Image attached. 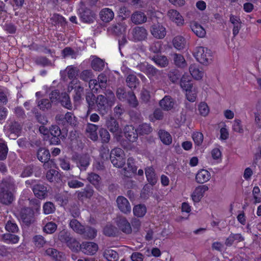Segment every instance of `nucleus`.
Listing matches in <instances>:
<instances>
[{
    "label": "nucleus",
    "instance_id": "nucleus-1",
    "mask_svg": "<svg viewBox=\"0 0 261 261\" xmlns=\"http://www.w3.org/2000/svg\"><path fill=\"white\" fill-rule=\"evenodd\" d=\"M16 186L11 177L3 178L0 182V203L10 205L15 199Z\"/></svg>",
    "mask_w": 261,
    "mask_h": 261
},
{
    "label": "nucleus",
    "instance_id": "nucleus-2",
    "mask_svg": "<svg viewBox=\"0 0 261 261\" xmlns=\"http://www.w3.org/2000/svg\"><path fill=\"white\" fill-rule=\"evenodd\" d=\"M115 100L116 97L113 92L108 90L106 91L105 95L102 94L97 95V103L94 110L100 115H105L110 111Z\"/></svg>",
    "mask_w": 261,
    "mask_h": 261
},
{
    "label": "nucleus",
    "instance_id": "nucleus-3",
    "mask_svg": "<svg viewBox=\"0 0 261 261\" xmlns=\"http://www.w3.org/2000/svg\"><path fill=\"white\" fill-rule=\"evenodd\" d=\"M116 96L121 101H127L131 107L136 108L139 105L135 93L132 90L126 91L124 88L119 87L116 90Z\"/></svg>",
    "mask_w": 261,
    "mask_h": 261
},
{
    "label": "nucleus",
    "instance_id": "nucleus-4",
    "mask_svg": "<svg viewBox=\"0 0 261 261\" xmlns=\"http://www.w3.org/2000/svg\"><path fill=\"white\" fill-rule=\"evenodd\" d=\"M55 120L59 125L65 127L70 125L75 127L78 124L77 118L72 112H67L65 115L58 114L56 115Z\"/></svg>",
    "mask_w": 261,
    "mask_h": 261
},
{
    "label": "nucleus",
    "instance_id": "nucleus-5",
    "mask_svg": "<svg viewBox=\"0 0 261 261\" xmlns=\"http://www.w3.org/2000/svg\"><path fill=\"white\" fill-rule=\"evenodd\" d=\"M193 55L197 61L203 65H206L212 61L211 50L203 46L196 47Z\"/></svg>",
    "mask_w": 261,
    "mask_h": 261
},
{
    "label": "nucleus",
    "instance_id": "nucleus-6",
    "mask_svg": "<svg viewBox=\"0 0 261 261\" xmlns=\"http://www.w3.org/2000/svg\"><path fill=\"white\" fill-rule=\"evenodd\" d=\"M148 32L144 27L136 26L129 32L128 38L135 42L145 40L147 38Z\"/></svg>",
    "mask_w": 261,
    "mask_h": 261
},
{
    "label": "nucleus",
    "instance_id": "nucleus-7",
    "mask_svg": "<svg viewBox=\"0 0 261 261\" xmlns=\"http://www.w3.org/2000/svg\"><path fill=\"white\" fill-rule=\"evenodd\" d=\"M20 220L26 226H29L34 223V212L30 207L22 208L19 214Z\"/></svg>",
    "mask_w": 261,
    "mask_h": 261
},
{
    "label": "nucleus",
    "instance_id": "nucleus-8",
    "mask_svg": "<svg viewBox=\"0 0 261 261\" xmlns=\"http://www.w3.org/2000/svg\"><path fill=\"white\" fill-rule=\"evenodd\" d=\"M150 32L153 37L158 39H163L166 35V29L161 23H153L150 27Z\"/></svg>",
    "mask_w": 261,
    "mask_h": 261
},
{
    "label": "nucleus",
    "instance_id": "nucleus-9",
    "mask_svg": "<svg viewBox=\"0 0 261 261\" xmlns=\"http://www.w3.org/2000/svg\"><path fill=\"white\" fill-rule=\"evenodd\" d=\"M74 160L81 171H85L89 166L91 161L90 155L87 153L76 155L74 157Z\"/></svg>",
    "mask_w": 261,
    "mask_h": 261
},
{
    "label": "nucleus",
    "instance_id": "nucleus-10",
    "mask_svg": "<svg viewBox=\"0 0 261 261\" xmlns=\"http://www.w3.org/2000/svg\"><path fill=\"white\" fill-rule=\"evenodd\" d=\"M22 125L17 121H12L8 125L9 137L12 139H16L21 133Z\"/></svg>",
    "mask_w": 261,
    "mask_h": 261
},
{
    "label": "nucleus",
    "instance_id": "nucleus-11",
    "mask_svg": "<svg viewBox=\"0 0 261 261\" xmlns=\"http://www.w3.org/2000/svg\"><path fill=\"white\" fill-rule=\"evenodd\" d=\"M117 205L119 210L125 214L131 212V205L128 200L124 196H119L116 199Z\"/></svg>",
    "mask_w": 261,
    "mask_h": 261
},
{
    "label": "nucleus",
    "instance_id": "nucleus-12",
    "mask_svg": "<svg viewBox=\"0 0 261 261\" xmlns=\"http://www.w3.org/2000/svg\"><path fill=\"white\" fill-rule=\"evenodd\" d=\"M116 224L119 229L126 234H130L132 231V227L126 218L123 216H118L116 220Z\"/></svg>",
    "mask_w": 261,
    "mask_h": 261
},
{
    "label": "nucleus",
    "instance_id": "nucleus-13",
    "mask_svg": "<svg viewBox=\"0 0 261 261\" xmlns=\"http://www.w3.org/2000/svg\"><path fill=\"white\" fill-rule=\"evenodd\" d=\"M125 137L129 142H135L138 138V133L137 129L132 125H126L123 129Z\"/></svg>",
    "mask_w": 261,
    "mask_h": 261
},
{
    "label": "nucleus",
    "instance_id": "nucleus-14",
    "mask_svg": "<svg viewBox=\"0 0 261 261\" xmlns=\"http://www.w3.org/2000/svg\"><path fill=\"white\" fill-rule=\"evenodd\" d=\"M148 58L159 67L165 68L169 65V60L164 55L159 54L151 55L150 54Z\"/></svg>",
    "mask_w": 261,
    "mask_h": 261
},
{
    "label": "nucleus",
    "instance_id": "nucleus-15",
    "mask_svg": "<svg viewBox=\"0 0 261 261\" xmlns=\"http://www.w3.org/2000/svg\"><path fill=\"white\" fill-rule=\"evenodd\" d=\"M32 190L35 196L40 199H44L48 195L47 187L41 184L33 185Z\"/></svg>",
    "mask_w": 261,
    "mask_h": 261
},
{
    "label": "nucleus",
    "instance_id": "nucleus-16",
    "mask_svg": "<svg viewBox=\"0 0 261 261\" xmlns=\"http://www.w3.org/2000/svg\"><path fill=\"white\" fill-rule=\"evenodd\" d=\"M80 247L81 250L88 255H93L98 250V245L93 242H84Z\"/></svg>",
    "mask_w": 261,
    "mask_h": 261
},
{
    "label": "nucleus",
    "instance_id": "nucleus-17",
    "mask_svg": "<svg viewBox=\"0 0 261 261\" xmlns=\"http://www.w3.org/2000/svg\"><path fill=\"white\" fill-rule=\"evenodd\" d=\"M126 29V25L124 23H118L108 28V32L112 35L119 36L123 34Z\"/></svg>",
    "mask_w": 261,
    "mask_h": 261
},
{
    "label": "nucleus",
    "instance_id": "nucleus-18",
    "mask_svg": "<svg viewBox=\"0 0 261 261\" xmlns=\"http://www.w3.org/2000/svg\"><path fill=\"white\" fill-rule=\"evenodd\" d=\"M97 96H96L93 92L91 91L86 92L85 98L88 105V113H90L91 111L94 110L95 109L97 103Z\"/></svg>",
    "mask_w": 261,
    "mask_h": 261
},
{
    "label": "nucleus",
    "instance_id": "nucleus-19",
    "mask_svg": "<svg viewBox=\"0 0 261 261\" xmlns=\"http://www.w3.org/2000/svg\"><path fill=\"white\" fill-rule=\"evenodd\" d=\"M168 16L178 26H182L184 24V19L181 14L176 10L170 9L168 12Z\"/></svg>",
    "mask_w": 261,
    "mask_h": 261
},
{
    "label": "nucleus",
    "instance_id": "nucleus-20",
    "mask_svg": "<svg viewBox=\"0 0 261 261\" xmlns=\"http://www.w3.org/2000/svg\"><path fill=\"white\" fill-rule=\"evenodd\" d=\"M160 107L165 111H169L173 108L175 101L171 96L166 95L159 102Z\"/></svg>",
    "mask_w": 261,
    "mask_h": 261
},
{
    "label": "nucleus",
    "instance_id": "nucleus-21",
    "mask_svg": "<svg viewBox=\"0 0 261 261\" xmlns=\"http://www.w3.org/2000/svg\"><path fill=\"white\" fill-rule=\"evenodd\" d=\"M208 190L206 185H202L197 187L192 195L193 200L195 202H199L204 195V193Z\"/></svg>",
    "mask_w": 261,
    "mask_h": 261
},
{
    "label": "nucleus",
    "instance_id": "nucleus-22",
    "mask_svg": "<svg viewBox=\"0 0 261 261\" xmlns=\"http://www.w3.org/2000/svg\"><path fill=\"white\" fill-rule=\"evenodd\" d=\"M76 194L79 200H83L85 198L90 199L93 195L94 190L91 186L87 185L82 190L77 191Z\"/></svg>",
    "mask_w": 261,
    "mask_h": 261
},
{
    "label": "nucleus",
    "instance_id": "nucleus-23",
    "mask_svg": "<svg viewBox=\"0 0 261 261\" xmlns=\"http://www.w3.org/2000/svg\"><path fill=\"white\" fill-rule=\"evenodd\" d=\"M49 131L50 136L60 137L62 140L65 139L67 136V130L62 129L61 131L59 126L57 125H51L49 127Z\"/></svg>",
    "mask_w": 261,
    "mask_h": 261
},
{
    "label": "nucleus",
    "instance_id": "nucleus-24",
    "mask_svg": "<svg viewBox=\"0 0 261 261\" xmlns=\"http://www.w3.org/2000/svg\"><path fill=\"white\" fill-rule=\"evenodd\" d=\"M106 125L107 128L112 133L118 132L121 129L118 122L113 117L107 119L106 121Z\"/></svg>",
    "mask_w": 261,
    "mask_h": 261
},
{
    "label": "nucleus",
    "instance_id": "nucleus-25",
    "mask_svg": "<svg viewBox=\"0 0 261 261\" xmlns=\"http://www.w3.org/2000/svg\"><path fill=\"white\" fill-rule=\"evenodd\" d=\"M37 157L42 163H47L50 158L49 151L47 149L41 147L37 151Z\"/></svg>",
    "mask_w": 261,
    "mask_h": 261
},
{
    "label": "nucleus",
    "instance_id": "nucleus-26",
    "mask_svg": "<svg viewBox=\"0 0 261 261\" xmlns=\"http://www.w3.org/2000/svg\"><path fill=\"white\" fill-rule=\"evenodd\" d=\"M98 129V126L91 123H88L86 131L88 134V137L92 140L95 141L98 140V135L97 130Z\"/></svg>",
    "mask_w": 261,
    "mask_h": 261
},
{
    "label": "nucleus",
    "instance_id": "nucleus-27",
    "mask_svg": "<svg viewBox=\"0 0 261 261\" xmlns=\"http://www.w3.org/2000/svg\"><path fill=\"white\" fill-rule=\"evenodd\" d=\"M190 28L193 33L198 37L202 38L205 36L206 34L205 30L197 22H191L190 23Z\"/></svg>",
    "mask_w": 261,
    "mask_h": 261
},
{
    "label": "nucleus",
    "instance_id": "nucleus-28",
    "mask_svg": "<svg viewBox=\"0 0 261 261\" xmlns=\"http://www.w3.org/2000/svg\"><path fill=\"white\" fill-rule=\"evenodd\" d=\"M145 172L147 181L151 186L154 185L158 181V177L153 168L152 167H147L146 168Z\"/></svg>",
    "mask_w": 261,
    "mask_h": 261
},
{
    "label": "nucleus",
    "instance_id": "nucleus-29",
    "mask_svg": "<svg viewBox=\"0 0 261 261\" xmlns=\"http://www.w3.org/2000/svg\"><path fill=\"white\" fill-rule=\"evenodd\" d=\"M174 64L178 68H184L187 66L186 61L182 55L176 53L171 54Z\"/></svg>",
    "mask_w": 261,
    "mask_h": 261
},
{
    "label": "nucleus",
    "instance_id": "nucleus-30",
    "mask_svg": "<svg viewBox=\"0 0 261 261\" xmlns=\"http://www.w3.org/2000/svg\"><path fill=\"white\" fill-rule=\"evenodd\" d=\"M131 19L134 24H142L146 21L147 17L144 13L136 11L132 15Z\"/></svg>",
    "mask_w": 261,
    "mask_h": 261
},
{
    "label": "nucleus",
    "instance_id": "nucleus-31",
    "mask_svg": "<svg viewBox=\"0 0 261 261\" xmlns=\"http://www.w3.org/2000/svg\"><path fill=\"white\" fill-rule=\"evenodd\" d=\"M127 86L132 90L135 89L139 84V80L134 74H128L125 80Z\"/></svg>",
    "mask_w": 261,
    "mask_h": 261
},
{
    "label": "nucleus",
    "instance_id": "nucleus-32",
    "mask_svg": "<svg viewBox=\"0 0 261 261\" xmlns=\"http://www.w3.org/2000/svg\"><path fill=\"white\" fill-rule=\"evenodd\" d=\"M91 66L94 70L101 71L105 68V62L97 57H94V59L91 62Z\"/></svg>",
    "mask_w": 261,
    "mask_h": 261
},
{
    "label": "nucleus",
    "instance_id": "nucleus-33",
    "mask_svg": "<svg viewBox=\"0 0 261 261\" xmlns=\"http://www.w3.org/2000/svg\"><path fill=\"white\" fill-rule=\"evenodd\" d=\"M87 179L95 188L97 189L100 188L101 178L99 175L93 172H91L88 173Z\"/></svg>",
    "mask_w": 261,
    "mask_h": 261
},
{
    "label": "nucleus",
    "instance_id": "nucleus-34",
    "mask_svg": "<svg viewBox=\"0 0 261 261\" xmlns=\"http://www.w3.org/2000/svg\"><path fill=\"white\" fill-rule=\"evenodd\" d=\"M114 12L109 8L103 9L100 12V17L105 22H109L114 18Z\"/></svg>",
    "mask_w": 261,
    "mask_h": 261
},
{
    "label": "nucleus",
    "instance_id": "nucleus-35",
    "mask_svg": "<svg viewBox=\"0 0 261 261\" xmlns=\"http://www.w3.org/2000/svg\"><path fill=\"white\" fill-rule=\"evenodd\" d=\"M80 17L83 22L90 23L93 22L94 15L90 9H86L80 13Z\"/></svg>",
    "mask_w": 261,
    "mask_h": 261
},
{
    "label": "nucleus",
    "instance_id": "nucleus-36",
    "mask_svg": "<svg viewBox=\"0 0 261 261\" xmlns=\"http://www.w3.org/2000/svg\"><path fill=\"white\" fill-rule=\"evenodd\" d=\"M210 176L211 174L208 171L202 169L197 173L196 180L198 183L203 184L210 179Z\"/></svg>",
    "mask_w": 261,
    "mask_h": 261
},
{
    "label": "nucleus",
    "instance_id": "nucleus-37",
    "mask_svg": "<svg viewBox=\"0 0 261 261\" xmlns=\"http://www.w3.org/2000/svg\"><path fill=\"white\" fill-rule=\"evenodd\" d=\"M59 101L60 102L61 105L66 109L68 110H71L72 109L70 97L67 93L64 92L61 94Z\"/></svg>",
    "mask_w": 261,
    "mask_h": 261
},
{
    "label": "nucleus",
    "instance_id": "nucleus-38",
    "mask_svg": "<svg viewBox=\"0 0 261 261\" xmlns=\"http://www.w3.org/2000/svg\"><path fill=\"white\" fill-rule=\"evenodd\" d=\"M158 134L161 141L164 144L169 145L171 144L172 141V137L168 132L161 129L159 131Z\"/></svg>",
    "mask_w": 261,
    "mask_h": 261
},
{
    "label": "nucleus",
    "instance_id": "nucleus-39",
    "mask_svg": "<svg viewBox=\"0 0 261 261\" xmlns=\"http://www.w3.org/2000/svg\"><path fill=\"white\" fill-rule=\"evenodd\" d=\"M103 255L108 261H117L118 259L117 252L110 248L105 250L103 252Z\"/></svg>",
    "mask_w": 261,
    "mask_h": 261
},
{
    "label": "nucleus",
    "instance_id": "nucleus-40",
    "mask_svg": "<svg viewBox=\"0 0 261 261\" xmlns=\"http://www.w3.org/2000/svg\"><path fill=\"white\" fill-rule=\"evenodd\" d=\"M32 241L36 248L40 249L43 247L47 243L45 238L41 235H35L32 239Z\"/></svg>",
    "mask_w": 261,
    "mask_h": 261
},
{
    "label": "nucleus",
    "instance_id": "nucleus-41",
    "mask_svg": "<svg viewBox=\"0 0 261 261\" xmlns=\"http://www.w3.org/2000/svg\"><path fill=\"white\" fill-rule=\"evenodd\" d=\"M83 231V232L81 234H83L86 239H93L96 236L97 230L91 227H84Z\"/></svg>",
    "mask_w": 261,
    "mask_h": 261
},
{
    "label": "nucleus",
    "instance_id": "nucleus-42",
    "mask_svg": "<svg viewBox=\"0 0 261 261\" xmlns=\"http://www.w3.org/2000/svg\"><path fill=\"white\" fill-rule=\"evenodd\" d=\"M45 254L51 257L56 260L60 261L62 258V253L59 252L54 248H49L45 250Z\"/></svg>",
    "mask_w": 261,
    "mask_h": 261
},
{
    "label": "nucleus",
    "instance_id": "nucleus-43",
    "mask_svg": "<svg viewBox=\"0 0 261 261\" xmlns=\"http://www.w3.org/2000/svg\"><path fill=\"white\" fill-rule=\"evenodd\" d=\"M145 74L149 77H155L161 75L162 74V70H160L153 65L149 64Z\"/></svg>",
    "mask_w": 261,
    "mask_h": 261
},
{
    "label": "nucleus",
    "instance_id": "nucleus-44",
    "mask_svg": "<svg viewBox=\"0 0 261 261\" xmlns=\"http://www.w3.org/2000/svg\"><path fill=\"white\" fill-rule=\"evenodd\" d=\"M189 71L191 75L196 80H200L202 77L203 73L200 71L198 67L195 64H192L189 67Z\"/></svg>",
    "mask_w": 261,
    "mask_h": 261
},
{
    "label": "nucleus",
    "instance_id": "nucleus-45",
    "mask_svg": "<svg viewBox=\"0 0 261 261\" xmlns=\"http://www.w3.org/2000/svg\"><path fill=\"white\" fill-rule=\"evenodd\" d=\"M61 54L63 58L70 56L72 59H76L79 51L74 50L70 47H66L61 51Z\"/></svg>",
    "mask_w": 261,
    "mask_h": 261
},
{
    "label": "nucleus",
    "instance_id": "nucleus-46",
    "mask_svg": "<svg viewBox=\"0 0 261 261\" xmlns=\"http://www.w3.org/2000/svg\"><path fill=\"white\" fill-rule=\"evenodd\" d=\"M181 72L177 69H171L168 74L169 80L173 83H176L181 79Z\"/></svg>",
    "mask_w": 261,
    "mask_h": 261
},
{
    "label": "nucleus",
    "instance_id": "nucleus-47",
    "mask_svg": "<svg viewBox=\"0 0 261 261\" xmlns=\"http://www.w3.org/2000/svg\"><path fill=\"white\" fill-rule=\"evenodd\" d=\"M2 240L6 243L16 244L18 242L19 237L15 234L10 233H6L2 236Z\"/></svg>",
    "mask_w": 261,
    "mask_h": 261
},
{
    "label": "nucleus",
    "instance_id": "nucleus-48",
    "mask_svg": "<svg viewBox=\"0 0 261 261\" xmlns=\"http://www.w3.org/2000/svg\"><path fill=\"white\" fill-rule=\"evenodd\" d=\"M50 21L53 24L56 25L60 24L62 27L65 26L66 23L65 18L62 15L57 13H55L53 15L52 17L50 18Z\"/></svg>",
    "mask_w": 261,
    "mask_h": 261
},
{
    "label": "nucleus",
    "instance_id": "nucleus-49",
    "mask_svg": "<svg viewBox=\"0 0 261 261\" xmlns=\"http://www.w3.org/2000/svg\"><path fill=\"white\" fill-rule=\"evenodd\" d=\"M137 129L140 135H148L152 130L150 125L146 123L140 124Z\"/></svg>",
    "mask_w": 261,
    "mask_h": 261
},
{
    "label": "nucleus",
    "instance_id": "nucleus-50",
    "mask_svg": "<svg viewBox=\"0 0 261 261\" xmlns=\"http://www.w3.org/2000/svg\"><path fill=\"white\" fill-rule=\"evenodd\" d=\"M69 226L75 232L79 234H82L83 232L84 226L75 219L70 220Z\"/></svg>",
    "mask_w": 261,
    "mask_h": 261
},
{
    "label": "nucleus",
    "instance_id": "nucleus-51",
    "mask_svg": "<svg viewBox=\"0 0 261 261\" xmlns=\"http://www.w3.org/2000/svg\"><path fill=\"white\" fill-rule=\"evenodd\" d=\"M35 63L38 65L42 67L45 66H51L53 64L49 60H48L45 57H38L34 59Z\"/></svg>",
    "mask_w": 261,
    "mask_h": 261
},
{
    "label": "nucleus",
    "instance_id": "nucleus-52",
    "mask_svg": "<svg viewBox=\"0 0 261 261\" xmlns=\"http://www.w3.org/2000/svg\"><path fill=\"white\" fill-rule=\"evenodd\" d=\"M52 103L49 99L43 98L38 101V107H39L40 110L45 111L51 109Z\"/></svg>",
    "mask_w": 261,
    "mask_h": 261
},
{
    "label": "nucleus",
    "instance_id": "nucleus-53",
    "mask_svg": "<svg viewBox=\"0 0 261 261\" xmlns=\"http://www.w3.org/2000/svg\"><path fill=\"white\" fill-rule=\"evenodd\" d=\"M99 135L102 143H108L110 141L111 136L106 128H100L99 129Z\"/></svg>",
    "mask_w": 261,
    "mask_h": 261
},
{
    "label": "nucleus",
    "instance_id": "nucleus-54",
    "mask_svg": "<svg viewBox=\"0 0 261 261\" xmlns=\"http://www.w3.org/2000/svg\"><path fill=\"white\" fill-rule=\"evenodd\" d=\"M173 44L177 49H181L185 46V39L181 36H177L173 39Z\"/></svg>",
    "mask_w": 261,
    "mask_h": 261
},
{
    "label": "nucleus",
    "instance_id": "nucleus-55",
    "mask_svg": "<svg viewBox=\"0 0 261 261\" xmlns=\"http://www.w3.org/2000/svg\"><path fill=\"white\" fill-rule=\"evenodd\" d=\"M94 76L92 71L90 69H86L81 72L80 74V78L81 80L85 81L90 82V81H92L93 79L92 78Z\"/></svg>",
    "mask_w": 261,
    "mask_h": 261
},
{
    "label": "nucleus",
    "instance_id": "nucleus-56",
    "mask_svg": "<svg viewBox=\"0 0 261 261\" xmlns=\"http://www.w3.org/2000/svg\"><path fill=\"white\" fill-rule=\"evenodd\" d=\"M32 112L34 114L35 118L38 122L43 125H46L48 123L46 117L44 115H42L38 111L37 109L34 108L32 110Z\"/></svg>",
    "mask_w": 261,
    "mask_h": 261
},
{
    "label": "nucleus",
    "instance_id": "nucleus-57",
    "mask_svg": "<svg viewBox=\"0 0 261 261\" xmlns=\"http://www.w3.org/2000/svg\"><path fill=\"white\" fill-rule=\"evenodd\" d=\"M133 213L138 217H142L146 213V206L143 204H139L134 206Z\"/></svg>",
    "mask_w": 261,
    "mask_h": 261
},
{
    "label": "nucleus",
    "instance_id": "nucleus-58",
    "mask_svg": "<svg viewBox=\"0 0 261 261\" xmlns=\"http://www.w3.org/2000/svg\"><path fill=\"white\" fill-rule=\"evenodd\" d=\"M67 185L69 188L72 189L82 188L84 186L83 182L75 178H68L67 180Z\"/></svg>",
    "mask_w": 261,
    "mask_h": 261
},
{
    "label": "nucleus",
    "instance_id": "nucleus-59",
    "mask_svg": "<svg viewBox=\"0 0 261 261\" xmlns=\"http://www.w3.org/2000/svg\"><path fill=\"white\" fill-rule=\"evenodd\" d=\"M71 238L70 233L65 229L60 231L58 234V239L62 243L66 244L70 241Z\"/></svg>",
    "mask_w": 261,
    "mask_h": 261
},
{
    "label": "nucleus",
    "instance_id": "nucleus-60",
    "mask_svg": "<svg viewBox=\"0 0 261 261\" xmlns=\"http://www.w3.org/2000/svg\"><path fill=\"white\" fill-rule=\"evenodd\" d=\"M110 159L113 165L117 168L122 167L125 163V160L123 157H116L112 155Z\"/></svg>",
    "mask_w": 261,
    "mask_h": 261
},
{
    "label": "nucleus",
    "instance_id": "nucleus-61",
    "mask_svg": "<svg viewBox=\"0 0 261 261\" xmlns=\"http://www.w3.org/2000/svg\"><path fill=\"white\" fill-rule=\"evenodd\" d=\"M39 169V167L29 165L25 167L21 174V176L26 177L31 176L34 171Z\"/></svg>",
    "mask_w": 261,
    "mask_h": 261
},
{
    "label": "nucleus",
    "instance_id": "nucleus-62",
    "mask_svg": "<svg viewBox=\"0 0 261 261\" xmlns=\"http://www.w3.org/2000/svg\"><path fill=\"white\" fill-rule=\"evenodd\" d=\"M57 225L53 222L47 223L43 227V231L47 234H51L55 232L57 230Z\"/></svg>",
    "mask_w": 261,
    "mask_h": 261
},
{
    "label": "nucleus",
    "instance_id": "nucleus-63",
    "mask_svg": "<svg viewBox=\"0 0 261 261\" xmlns=\"http://www.w3.org/2000/svg\"><path fill=\"white\" fill-rule=\"evenodd\" d=\"M89 88L92 91L93 93H97L99 92V89H103L106 87H102L101 84L98 82L97 80L93 79L92 81H90L89 84Z\"/></svg>",
    "mask_w": 261,
    "mask_h": 261
},
{
    "label": "nucleus",
    "instance_id": "nucleus-64",
    "mask_svg": "<svg viewBox=\"0 0 261 261\" xmlns=\"http://www.w3.org/2000/svg\"><path fill=\"white\" fill-rule=\"evenodd\" d=\"M66 245L72 251L74 252L81 250L80 243L73 238H71L70 241L66 244Z\"/></svg>",
    "mask_w": 261,
    "mask_h": 261
}]
</instances>
